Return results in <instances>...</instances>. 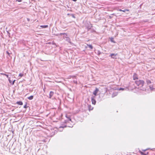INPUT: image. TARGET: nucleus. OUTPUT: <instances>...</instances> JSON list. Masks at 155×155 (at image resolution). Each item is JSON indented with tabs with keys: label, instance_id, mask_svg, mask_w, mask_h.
I'll use <instances>...</instances> for the list:
<instances>
[{
	"label": "nucleus",
	"instance_id": "9d476101",
	"mask_svg": "<svg viewBox=\"0 0 155 155\" xmlns=\"http://www.w3.org/2000/svg\"><path fill=\"white\" fill-rule=\"evenodd\" d=\"M139 152L140 154L143 155H147L148 154V152H147L146 153H144L143 152H142L140 150Z\"/></svg>",
	"mask_w": 155,
	"mask_h": 155
},
{
	"label": "nucleus",
	"instance_id": "c9c22d12",
	"mask_svg": "<svg viewBox=\"0 0 155 155\" xmlns=\"http://www.w3.org/2000/svg\"><path fill=\"white\" fill-rule=\"evenodd\" d=\"M61 34L64 35V34H66L65 33H61Z\"/></svg>",
	"mask_w": 155,
	"mask_h": 155
},
{
	"label": "nucleus",
	"instance_id": "c85d7f7f",
	"mask_svg": "<svg viewBox=\"0 0 155 155\" xmlns=\"http://www.w3.org/2000/svg\"><path fill=\"white\" fill-rule=\"evenodd\" d=\"M124 89V88H120V89H119V90H123Z\"/></svg>",
	"mask_w": 155,
	"mask_h": 155
},
{
	"label": "nucleus",
	"instance_id": "2f4dec72",
	"mask_svg": "<svg viewBox=\"0 0 155 155\" xmlns=\"http://www.w3.org/2000/svg\"><path fill=\"white\" fill-rule=\"evenodd\" d=\"M27 20L28 21H30V19L29 18H27Z\"/></svg>",
	"mask_w": 155,
	"mask_h": 155
},
{
	"label": "nucleus",
	"instance_id": "4468645a",
	"mask_svg": "<svg viewBox=\"0 0 155 155\" xmlns=\"http://www.w3.org/2000/svg\"><path fill=\"white\" fill-rule=\"evenodd\" d=\"M88 107L89 110H92L93 109V107H92L91 105H88Z\"/></svg>",
	"mask_w": 155,
	"mask_h": 155
},
{
	"label": "nucleus",
	"instance_id": "f257e3e1",
	"mask_svg": "<svg viewBox=\"0 0 155 155\" xmlns=\"http://www.w3.org/2000/svg\"><path fill=\"white\" fill-rule=\"evenodd\" d=\"M144 82L143 80H138L135 81V84L139 87H142L143 85Z\"/></svg>",
	"mask_w": 155,
	"mask_h": 155
},
{
	"label": "nucleus",
	"instance_id": "a211bd4d",
	"mask_svg": "<svg viewBox=\"0 0 155 155\" xmlns=\"http://www.w3.org/2000/svg\"><path fill=\"white\" fill-rule=\"evenodd\" d=\"M126 11H129V10L128 9H124V10H122V12H125Z\"/></svg>",
	"mask_w": 155,
	"mask_h": 155
},
{
	"label": "nucleus",
	"instance_id": "4be33fe9",
	"mask_svg": "<svg viewBox=\"0 0 155 155\" xmlns=\"http://www.w3.org/2000/svg\"><path fill=\"white\" fill-rule=\"evenodd\" d=\"M2 74L5 75V76H6V77H7V78H8V75L4 74Z\"/></svg>",
	"mask_w": 155,
	"mask_h": 155
},
{
	"label": "nucleus",
	"instance_id": "f3484780",
	"mask_svg": "<svg viewBox=\"0 0 155 155\" xmlns=\"http://www.w3.org/2000/svg\"><path fill=\"white\" fill-rule=\"evenodd\" d=\"M87 45L88 46L89 48L90 49H93V47L91 45Z\"/></svg>",
	"mask_w": 155,
	"mask_h": 155
},
{
	"label": "nucleus",
	"instance_id": "5701e85b",
	"mask_svg": "<svg viewBox=\"0 0 155 155\" xmlns=\"http://www.w3.org/2000/svg\"><path fill=\"white\" fill-rule=\"evenodd\" d=\"M73 81L74 83L75 84H77V82L76 80H74Z\"/></svg>",
	"mask_w": 155,
	"mask_h": 155
},
{
	"label": "nucleus",
	"instance_id": "f8f14e48",
	"mask_svg": "<svg viewBox=\"0 0 155 155\" xmlns=\"http://www.w3.org/2000/svg\"><path fill=\"white\" fill-rule=\"evenodd\" d=\"M16 103L19 105H22L23 104L22 102L21 101H18Z\"/></svg>",
	"mask_w": 155,
	"mask_h": 155
},
{
	"label": "nucleus",
	"instance_id": "b1692460",
	"mask_svg": "<svg viewBox=\"0 0 155 155\" xmlns=\"http://www.w3.org/2000/svg\"><path fill=\"white\" fill-rule=\"evenodd\" d=\"M8 81L10 83H12V81H11L9 78L8 79Z\"/></svg>",
	"mask_w": 155,
	"mask_h": 155
},
{
	"label": "nucleus",
	"instance_id": "2eb2a0df",
	"mask_svg": "<svg viewBox=\"0 0 155 155\" xmlns=\"http://www.w3.org/2000/svg\"><path fill=\"white\" fill-rule=\"evenodd\" d=\"M117 93L116 92L113 93V94L112 95V97H114L115 96H116V95H117Z\"/></svg>",
	"mask_w": 155,
	"mask_h": 155
},
{
	"label": "nucleus",
	"instance_id": "f704fd0d",
	"mask_svg": "<svg viewBox=\"0 0 155 155\" xmlns=\"http://www.w3.org/2000/svg\"><path fill=\"white\" fill-rule=\"evenodd\" d=\"M72 0L73 1H74V2H76L77 1V0Z\"/></svg>",
	"mask_w": 155,
	"mask_h": 155
},
{
	"label": "nucleus",
	"instance_id": "20e7f679",
	"mask_svg": "<svg viewBox=\"0 0 155 155\" xmlns=\"http://www.w3.org/2000/svg\"><path fill=\"white\" fill-rule=\"evenodd\" d=\"M92 27V25L91 24H88V25H86V27L87 28V29L88 30L91 29V27Z\"/></svg>",
	"mask_w": 155,
	"mask_h": 155
},
{
	"label": "nucleus",
	"instance_id": "f03ea898",
	"mask_svg": "<svg viewBox=\"0 0 155 155\" xmlns=\"http://www.w3.org/2000/svg\"><path fill=\"white\" fill-rule=\"evenodd\" d=\"M66 117L67 118V119L65 120V123H70V122L71 121V119L69 116H68L66 115Z\"/></svg>",
	"mask_w": 155,
	"mask_h": 155
},
{
	"label": "nucleus",
	"instance_id": "c756f323",
	"mask_svg": "<svg viewBox=\"0 0 155 155\" xmlns=\"http://www.w3.org/2000/svg\"><path fill=\"white\" fill-rule=\"evenodd\" d=\"M22 0H17L16 1H18V2H21V1Z\"/></svg>",
	"mask_w": 155,
	"mask_h": 155
},
{
	"label": "nucleus",
	"instance_id": "bb28decb",
	"mask_svg": "<svg viewBox=\"0 0 155 155\" xmlns=\"http://www.w3.org/2000/svg\"><path fill=\"white\" fill-rule=\"evenodd\" d=\"M71 15L72 16V17H73L74 18H75V17L74 16V15L72 14Z\"/></svg>",
	"mask_w": 155,
	"mask_h": 155
},
{
	"label": "nucleus",
	"instance_id": "473e14b6",
	"mask_svg": "<svg viewBox=\"0 0 155 155\" xmlns=\"http://www.w3.org/2000/svg\"><path fill=\"white\" fill-rule=\"evenodd\" d=\"M68 126L69 127H73V126Z\"/></svg>",
	"mask_w": 155,
	"mask_h": 155
},
{
	"label": "nucleus",
	"instance_id": "72a5a7b5",
	"mask_svg": "<svg viewBox=\"0 0 155 155\" xmlns=\"http://www.w3.org/2000/svg\"><path fill=\"white\" fill-rule=\"evenodd\" d=\"M148 150V149H146V150H143V151H145L146 150Z\"/></svg>",
	"mask_w": 155,
	"mask_h": 155
},
{
	"label": "nucleus",
	"instance_id": "1a4fd4ad",
	"mask_svg": "<svg viewBox=\"0 0 155 155\" xmlns=\"http://www.w3.org/2000/svg\"><path fill=\"white\" fill-rule=\"evenodd\" d=\"M54 94V93L52 91H51L50 92L49 94V98H51L53 96Z\"/></svg>",
	"mask_w": 155,
	"mask_h": 155
},
{
	"label": "nucleus",
	"instance_id": "7c9ffc66",
	"mask_svg": "<svg viewBox=\"0 0 155 155\" xmlns=\"http://www.w3.org/2000/svg\"><path fill=\"white\" fill-rule=\"evenodd\" d=\"M118 10L120 11H122V10L121 9H119Z\"/></svg>",
	"mask_w": 155,
	"mask_h": 155
},
{
	"label": "nucleus",
	"instance_id": "39448f33",
	"mask_svg": "<svg viewBox=\"0 0 155 155\" xmlns=\"http://www.w3.org/2000/svg\"><path fill=\"white\" fill-rule=\"evenodd\" d=\"M133 78L134 80H138V76L137 74L135 73L134 74L133 76Z\"/></svg>",
	"mask_w": 155,
	"mask_h": 155
},
{
	"label": "nucleus",
	"instance_id": "6ab92c4d",
	"mask_svg": "<svg viewBox=\"0 0 155 155\" xmlns=\"http://www.w3.org/2000/svg\"><path fill=\"white\" fill-rule=\"evenodd\" d=\"M24 74L22 73H20L19 74V76L22 77L23 76Z\"/></svg>",
	"mask_w": 155,
	"mask_h": 155
},
{
	"label": "nucleus",
	"instance_id": "dca6fc26",
	"mask_svg": "<svg viewBox=\"0 0 155 155\" xmlns=\"http://www.w3.org/2000/svg\"><path fill=\"white\" fill-rule=\"evenodd\" d=\"M28 98L30 100H32L33 98V96L32 95L31 96H30L28 97Z\"/></svg>",
	"mask_w": 155,
	"mask_h": 155
},
{
	"label": "nucleus",
	"instance_id": "412c9836",
	"mask_svg": "<svg viewBox=\"0 0 155 155\" xmlns=\"http://www.w3.org/2000/svg\"><path fill=\"white\" fill-rule=\"evenodd\" d=\"M110 41L112 42H113L114 43L115 42L114 41L113 38H111L110 39Z\"/></svg>",
	"mask_w": 155,
	"mask_h": 155
},
{
	"label": "nucleus",
	"instance_id": "cd10ccee",
	"mask_svg": "<svg viewBox=\"0 0 155 155\" xmlns=\"http://www.w3.org/2000/svg\"><path fill=\"white\" fill-rule=\"evenodd\" d=\"M15 80H14L13 81V82H12V85H13L14 84V82H15Z\"/></svg>",
	"mask_w": 155,
	"mask_h": 155
},
{
	"label": "nucleus",
	"instance_id": "6e6552de",
	"mask_svg": "<svg viewBox=\"0 0 155 155\" xmlns=\"http://www.w3.org/2000/svg\"><path fill=\"white\" fill-rule=\"evenodd\" d=\"M66 39L65 40L66 41H68V42H69L71 44V40H70V38L68 37H66Z\"/></svg>",
	"mask_w": 155,
	"mask_h": 155
},
{
	"label": "nucleus",
	"instance_id": "aec40b11",
	"mask_svg": "<svg viewBox=\"0 0 155 155\" xmlns=\"http://www.w3.org/2000/svg\"><path fill=\"white\" fill-rule=\"evenodd\" d=\"M150 88L151 91H153V87L152 86H151L150 85L149 86Z\"/></svg>",
	"mask_w": 155,
	"mask_h": 155
},
{
	"label": "nucleus",
	"instance_id": "a878e982",
	"mask_svg": "<svg viewBox=\"0 0 155 155\" xmlns=\"http://www.w3.org/2000/svg\"><path fill=\"white\" fill-rule=\"evenodd\" d=\"M67 126L66 125H64V126H61L60 127V128H64V127H66Z\"/></svg>",
	"mask_w": 155,
	"mask_h": 155
},
{
	"label": "nucleus",
	"instance_id": "393cba45",
	"mask_svg": "<svg viewBox=\"0 0 155 155\" xmlns=\"http://www.w3.org/2000/svg\"><path fill=\"white\" fill-rule=\"evenodd\" d=\"M27 107V104H25V105H24V108H26Z\"/></svg>",
	"mask_w": 155,
	"mask_h": 155
},
{
	"label": "nucleus",
	"instance_id": "0eeeda50",
	"mask_svg": "<svg viewBox=\"0 0 155 155\" xmlns=\"http://www.w3.org/2000/svg\"><path fill=\"white\" fill-rule=\"evenodd\" d=\"M98 91V89L97 88H96L95 90L93 92V94H94L95 97V96L97 95V93Z\"/></svg>",
	"mask_w": 155,
	"mask_h": 155
},
{
	"label": "nucleus",
	"instance_id": "423d86ee",
	"mask_svg": "<svg viewBox=\"0 0 155 155\" xmlns=\"http://www.w3.org/2000/svg\"><path fill=\"white\" fill-rule=\"evenodd\" d=\"M117 55V54H111L110 55V56L112 58H116L115 57Z\"/></svg>",
	"mask_w": 155,
	"mask_h": 155
},
{
	"label": "nucleus",
	"instance_id": "9b49d317",
	"mask_svg": "<svg viewBox=\"0 0 155 155\" xmlns=\"http://www.w3.org/2000/svg\"><path fill=\"white\" fill-rule=\"evenodd\" d=\"M40 26L42 28H45L48 27V25H41Z\"/></svg>",
	"mask_w": 155,
	"mask_h": 155
},
{
	"label": "nucleus",
	"instance_id": "7ed1b4c3",
	"mask_svg": "<svg viewBox=\"0 0 155 155\" xmlns=\"http://www.w3.org/2000/svg\"><path fill=\"white\" fill-rule=\"evenodd\" d=\"M95 96H92L91 98L92 104L94 105H95L96 103V101L95 99Z\"/></svg>",
	"mask_w": 155,
	"mask_h": 155
},
{
	"label": "nucleus",
	"instance_id": "ddd939ff",
	"mask_svg": "<svg viewBox=\"0 0 155 155\" xmlns=\"http://www.w3.org/2000/svg\"><path fill=\"white\" fill-rule=\"evenodd\" d=\"M146 82L147 83V84L148 85L150 84H151V81L149 80H147L146 81Z\"/></svg>",
	"mask_w": 155,
	"mask_h": 155
}]
</instances>
